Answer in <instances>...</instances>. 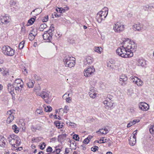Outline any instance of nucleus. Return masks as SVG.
<instances>
[{
  "label": "nucleus",
  "instance_id": "1",
  "mask_svg": "<svg viewBox=\"0 0 154 154\" xmlns=\"http://www.w3.org/2000/svg\"><path fill=\"white\" fill-rule=\"evenodd\" d=\"M116 52L117 55L124 58L130 57L133 55V53H131L128 51H127L123 48H118Z\"/></svg>",
  "mask_w": 154,
  "mask_h": 154
},
{
  "label": "nucleus",
  "instance_id": "2",
  "mask_svg": "<svg viewBox=\"0 0 154 154\" xmlns=\"http://www.w3.org/2000/svg\"><path fill=\"white\" fill-rule=\"evenodd\" d=\"M54 25H52L48 31L44 32L42 36L44 39L47 42H51L52 39V32L54 31Z\"/></svg>",
  "mask_w": 154,
  "mask_h": 154
},
{
  "label": "nucleus",
  "instance_id": "3",
  "mask_svg": "<svg viewBox=\"0 0 154 154\" xmlns=\"http://www.w3.org/2000/svg\"><path fill=\"white\" fill-rule=\"evenodd\" d=\"M73 57H71L68 56L64 57L63 62L66 66L71 68L75 66V61L73 59Z\"/></svg>",
  "mask_w": 154,
  "mask_h": 154
},
{
  "label": "nucleus",
  "instance_id": "4",
  "mask_svg": "<svg viewBox=\"0 0 154 154\" xmlns=\"http://www.w3.org/2000/svg\"><path fill=\"white\" fill-rule=\"evenodd\" d=\"M129 41V39L128 38L127 39V40H126V39H125L124 40H123L122 42L123 45L122 47L124 48L125 50L127 51H128L131 53H133L132 50V45L131 44L130 42H128Z\"/></svg>",
  "mask_w": 154,
  "mask_h": 154
},
{
  "label": "nucleus",
  "instance_id": "5",
  "mask_svg": "<svg viewBox=\"0 0 154 154\" xmlns=\"http://www.w3.org/2000/svg\"><path fill=\"white\" fill-rule=\"evenodd\" d=\"M2 51L5 55L12 56L14 54V50L8 46H5L3 48Z\"/></svg>",
  "mask_w": 154,
  "mask_h": 154
},
{
  "label": "nucleus",
  "instance_id": "6",
  "mask_svg": "<svg viewBox=\"0 0 154 154\" xmlns=\"http://www.w3.org/2000/svg\"><path fill=\"white\" fill-rule=\"evenodd\" d=\"M113 29L117 32H120L124 29V26L119 22L116 23L113 26Z\"/></svg>",
  "mask_w": 154,
  "mask_h": 154
},
{
  "label": "nucleus",
  "instance_id": "7",
  "mask_svg": "<svg viewBox=\"0 0 154 154\" xmlns=\"http://www.w3.org/2000/svg\"><path fill=\"white\" fill-rule=\"evenodd\" d=\"M95 69L92 66L85 69L84 72V75L87 77L90 76L95 71Z\"/></svg>",
  "mask_w": 154,
  "mask_h": 154
},
{
  "label": "nucleus",
  "instance_id": "8",
  "mask_svg": "<svg viewBox=\"0 0 154 154\" xmlns=\"http://www.w3.org/2000/svg\"><path fill=\"white\" fill-rule=\"evenodd\" d=\"M10 20L11 18L8 14H5L0 17V21L2 23L7 24L10 22Z\"/></svg>",
  "mask_w": 154,
  "mask_h": 154
},
{
  "label": "nucleus",
  "instance_id": "9",
  "mask_svg": "<svg viewBox=\"0 0 154 154\" xmlns=\"http://www.w3.org/2000/svg\"><path fill=\"white\" fill-rule=\"evenodd\" d=\"M128 80L127 77L125 75L120 76L119 83L122 85L124 86L127 84Z\"/></svg>",
  "mask_w": 154,
  "mask_h": 154
},
{
  "label": "nucleus",
  "instance_id": "10",
  "mask_svg": "<svg viewBox=\"0 0 154 154\" xmlns=\"http://www.w3.org/2000/svg\"><path fill=\"white\" fill-rule=\"evenodd\" d=\"M140 109L143 111L147 110L149 108V105L145 103L140 102L139 104Z\"/></svg>",
  "mask_w": 154,
  "mask_h": 154
},
{
  "label": "nucleus",
  "instance_id": "11",
  "mask_svg": "<svg viewBox=\"0 0 154 154\" xmlns=\"http://www.w3.org/2000/svg\"><path fill=\"white\" fill-rule=\"evenodd\" d=\"M109 98H108L103 101V103L105 106L106 109H108L112 107L113 104L111 102Z\"/></svg>",
  "mask_w": 154,
  "mask_h": 154
},
{
  "label": "nucleus",
  "instance_id": "12",
  "mask_svg": "<svg viewBox=\"0 0 154 154\" xmlns=\"http://www.w3.org/2000/svg\"><path fill=\"white\" fill-rule=\"evenodd\" d=\"M90 90V91L89 92V94L90 96L92 98H95L96 96L97 91L93 87L91 88Z\"/></svg>",
  "mask_w": 154,
  "mask_h": 154
},
{
  "label": "nucleus",
  "instance_id": "13",
  "mask_svg": "<svg viewBox=\"0 0 154 154\" xmlns=\"http://www.w3.org/2000/svg\"><path fill=\"white\" fill-rule=\"evenodd\" d=\"M132 28L134 30H137L140 31L143 29V27L141 26L140 23L135 24L132 27Z\"/></svg>",
  "mask_w": 154,
  "mask_h": 154
},
{
  "label": "nucleus",
  "instance_id": "14",
  "mask_svg": "<svg viewBox=\"0 0 154 154\" xmlns=\"http://www.w3.org/2000/svg\"><path fill=\"white\" fill-rule=\"evenodd\" d=\"M6 139L3 136H0V146L5 147L6 145Z\"/></svg>",
  "mask_w": 154,
  "mask_h": 154
},
{
  "label": "nucleus",
  "instance_id": "15",
  "mask_svg": "<svg viewBox=\"0 0 154 154\" xmlns=\"http://www.w3.org/2000/svg\"><path fill=\"white\" fill-rule=\"evenodd\" d=\"M93 61L92 58L90 56H88L84 60V64H91L92 63Z\"/></svg>",
  "mask_w": 154,
  "mask_h": 154
},
{
  "label": "nucleus",
  "instance_id": "16",
  "mask_svg": "<svg viewBox=\"0 0 154 154\" xmlns=\"http://www.w3.org/2000/svg\"><path fill=\"white\" fill-rule=\"evenodd\" d=\"M108 129L105 128L104 129L101 128L98 131L96 132V133L99 134L101 133L102 134H106L108 133Z\"/></svg>",
  "mask_w": 154,
  "mask_h": 154
},
{
  "label": "nucleus",
  "instance_id": "17",
  "mask_svg": "<svg viewBox=\"0 0 154 154\" xmlns=\"http://www.w3.org/2000/svg\"><path fill=\"white\" fill-rule=\"evenodd\" d=\"M138 62V66H141L143 67H145L146 64V61L143 59H139Z\"/></svg>",
  "mask_w": 154,
  "mask_h": 154
},
{
  "label": "nucleus",
  "instance_id": "18",
  "mask_svg": "<svg viewBox=\"0 0 154 154\" xmlns=\"http://www.w3.org/2000/svg\"><path fill=\"white\" fill-rule=\"evenodd\" d=\"M8 91L10 93L13 92L14 89V85L10 83H9L7 85Z\"/></svg>",
  "mask_w": 154,
  "mask_h": 154
},
{
  "label": "nucleus",
  "instance_id": "19",
  "mask_svg": "<svg viewBox=\"0 0 154 154\" xmlns=\"http://www.w3.org/2000/svg\"><path fill=\"white\" fill-rule=\"evenodd\" d=\"M101 12H98L97 14L96 19L99 23H101L102 20H103V18L102 17V15L101 14Z\"/></svg>",
  "mask_w": 154,
  "mask_h": 154
},
{
  "label": "nucleus",
  "instance_id": "20",
  "mask_svg": "<svg viewBox=\"0 0 154 154\" xmlns=\"http://www.w3.org/2000/svg\"><path fill=\"white\" fill-rule=\"evenodd\" d=\"M66 134H62L59 135L58 137V140L59 141H61L62 140H64L66 139Z\"/></svg>",
  "mask_w": 154,
  "mask_h": 154
},
{
  "label": "nucleus",
  "instance_id": "21",
  "mask_svg": "<svg viewBox=\"0 0 154 154\" xmlns=\"http://www.w3.org/2000/svg\"><path fill=\"white\" fill-rule=\"evenodd\" d=\"M104 138L102 137V139H101L97 140V142L99 143H103L108 142L110 140L109 139H104Z\"/></svg>",
  "mask_w": 154,
  "mask_h": 154
},
{
  "label": "nucleus",
  "instance_id": "22",
  "mask_svg": "<svg viewBox=\"0 0 154 154\" xmlns=\"http://www.w3.org/2000/svg\"><path fill=\"white\" fill-rule=\"evenodd\" d=\"M42 139V138L40 137H33L32 139V143H38L41 141Z\"/></svg>",
  "mask_w": 154,
  "mask_h": 154
},
{
  "label": "nucleus",
  "instance_id": "23",
  "mask_svg": "<svg viewBox=\"0 0 154 154\" xmlns=\"http://www.w3.org/2000/svg\"><path fill=\"white\" fill-rule=\"evenodd\" d=\"M39 95L41 96L43 98H45L48 97L49 94L45 91H42L41 94Z\"/></svg>",
  "mask_w": 154,
  "mask_h": 154
},
{
  "label": "nucleus",
  "instance_id": "24",
  "mask_svg": "<svg viewBox=\"0 0 154 154\" xmlns=\"http://www.w3.org/2000/svg\"><path fill=\"white\" fill-rule=\"evenodd\" d=\"M34 81H32L31 80H29V82L27 83L28 88H32L34 86V84L35 83Z\"/></svg>",
  "mask_w": 154,
  "mask_h": 154
},
{
  "label": "nucleus",
  "instance_id": "25",
  "mask_svg": "<svg viewBox=\"0 0 154 154\" xmlns=\"http://www.w3.org/2000/svg\"><path fill=\"white\" fill-rule=\"evenodd\" d=\"M14 118V116H9L7 119L6 121L7 123L8 124H10L13 121Z\"/></svg>",
  "mask_w": 154,
  "mask_h": 154
},
{
  "label": "nucleus",
  "instance_id": "26",
  "mask_svg": "<svg viewBox=\"0 0 154 154\" xmlns=\"http://www.w3.org/2000/svg\"><path fill=\"white\" fill-rule=\"evenodd\" d=\"M12 128L14 130V131L15 133H18L19 132V128L16 125L14 124L13 125Z\"/></svg>",
  "mask_w": 154,
  "mask_h": 154
},
{
  "label": "nucleus",
  "instance_id": "27",
  "mask_svg": "<svg viewBox=\"0 0 154 154\" xmlns=\"http://www.w3.org/2000/svg\"><path fill=\"white\" fill-rule=\"evenodd\" d=\"M21 83L23 84V82L22 80L20 79H16L13 83V84H19Z\"/></svg>",
  "mask_w": 154,
  "mask_h": 154
},
{
  "label": "nucleus",
  "instance_id": "28",
  "mask_svg": "<svg viewBox=\"0 0 154 154\" xmlns=\"http://www.w3.org/2000/svg\"><path fill=\"white\" fill-rule=\"evenodd\" d=\"M15 111L13 110H11L9 111H8L7 113V114L9 116H14V114H15Z\"/></svg>",
  "mask_w": 154,
  "mask_h": 154
},
{
  "label": "nucleus",
  "instance_id": "29",
  "mask_svg": "<svg viewBox=\"0 0 154 154\" xmlns=\"http://www.w3.org/2000/svg\"><path fill=\"white\" fill-rule=\"evenodd\" d=\"M35 112L39 114L42 115L43 112V108L42 107H39V109L36 110Z\"/></svg>",
  "mask_w": 154,
  "mask_h": 154
},
{
  "label": "nucleus",
  "instance_id": "30",
  "mask_svg": "<svg viewBox=\"0 0 154 154\" xmlns=\"http://www.w3.org/2000/svg\"><path fill=\"white\" fill-rule=\"evenodd\" d=\"M25 41L23 40L19 44V49H21L23 48L24 47V44H25Z\"/></svg>",
  "mask_w": 154,
  "mask_h": 154
},
{
  "label": "nucleus",
  "instance_id": "31",
  "mask_svg": "<svg viewBox=\"0 0 154 154\" xmlns=\"http://www.w3.org/2000/svg\"><path fill=\"white\" fill-rule=\"evenodd\" d=\"M35 38V35L33 34L32 33L29 34V35L28 38L30 40L32 41Z\"/></svg>",
  "mask_w": 154,
  "mask_h": 154
},
{
  "label": "nucleus",
  "instance_id": "32",
  "mask_svg": "<svg viewBox=\"0 0 154 154\" xmlns=\"http://www.w3.org/2000/svg\"><path fill=\"white\" fill-rule=\"evenodd\" d=\"M135 84L138 86H140L143 85V82L140 79H138L137 81L135 82Z\"/></svg>",
  "mask_w": 154,
  "mask_h": 154
},
{
  "label": "nucleus",
  "instance_id": "33",
  "mask_svg": "<svg viewBox=\"0 0 154 154\" xmlns=\"http://www.w3.org/2000/svg\"><path fill=\"white\" fill-rule=\"evenodd\" d=\"M95 51L99 54H100L102 51V49L100 47H96L95 48Z\"/></svg>",
  "mask_w": 154,
  "mask_h": 154
},
{
  "label": "nucleus",
  "instance_id": "34",
  "mask_svg": "<svg viewBox=\"0 0 154 154\" xmlns=\"http://www.w3.org/2000/svg\"><path fill=\"white\" fill-rule=\"evenodd\" d=\"M52 109V108L50 106H48L45 107V111L47 112H51Z\"/></svg>",
  "mask_w": 154,
  "mask_h": 154
},
{
  "label": "nucleus",
  "instance_id": "35",
  "mask_svg": "<svg viewBox=\"0 0 154 154\" xmlns=\"http://www.w3.org/2000/svg\"><path fill=\"white\" fill-rule=\"evenodd\" d=\"M99 12H101V13H102L101 14H102L103 16H104L103 17L104 18H106V17L107 16L108 14V11H105L104 12L102 11H100Z\"/></svg>",
  "mask_w": 154,
  "mask_h": 154
},
{
  "label": "nucleus",
  "instance_id": "36",
  "mask_svg": "<svg viewBox=\"0 0 154 154\" xmlns=\"http://www.w3.org/2000/svg\"><path fill=\"white\" fill-rule=\"evenodd\" d=\"M130 43H131V44L132 45V51H133L134 49H135L136 48L137 46L136 45L133 41H130Z\"/></svg>",
  "mask_w": 154,
  "mask_h": 154
},
{
  "label": "nucleus",
  "instance_id": "37",
  "mask_svg": "<svg viewBox=\"0 0 154 154\" xmlns=\"http://www.w3.org/2000/svg\"><path fill=\"white\" fill-rule=\"evenodd\" d=\"M131 81V82L135 83V82L137 81L138 78L137 77L132 76L131 77H130Z\"/></svg>",
  "mask_w": 154,
  "mask_h": 154
},
{
  "label": "nucleus",
  "instance_id": "38",
  "mask_svg": "<svg viewBox=\"0 0 154 154\" xmlns=\"http://www.w3.org/2000/svg\"><path fill=\"white\" fill-rule=\"evenodd\" d=\"M54 124H55L57 127V128L60 129V123L59 121H56L54 122Z\"/></svg>",
  "mask_w": 154,
  "mask_h": 154
},
{
  "label": "nucleus",
  "instance_id": "39",
  "mask_svg": "<svg viewBox=\"0 0 154 154\" xmlns=\"http://www.w3.org/2000/svg\"><path fill=\"white\" fill-rule=\"evenodd\" d=\"M14 88L17 93H19L21 92L22 90V88L18 87H14Z\"/></svg>",
  "mask_w": 154,
  "mask_h": 154
},
{
  "label": "nucleus",
  "instance_id": "40",
  "mask_svg": "<svg viewBox=\"0 0 154 154\" xmlns=\"http://www.w3.org/2000/svg\"><path fill=\"white\" fill-rule=\"evenodd\" d=\"M73 138L76 141H79V138L78 134H75L73 136Z\"/></svg>",
  "mask_w": 154,
  "mask_h": 154
},
{
  "label": "nucleus",
  "instance_id": "41",
  "mask_svg": "<svg viewBox=\"0 0 154 154\" xmlns=\"http://www.w3.org/2000/svg\"><path fill=\"white\" fill-rule=\"evenodd\" d=\"M132 140V138L130 137V139L129 140V143L130 145L133 146L136 143V141H133V142Z\"/></svg>",
  "mask_w": 154,
  "mask_h": 154
},
{
  "label": "nucleus",
  "instance_id": "42",
  "mask_svg": "<svg viewBox=\"0 0 154 154\" xmlns=\"http://www.w3.org/2000/svg\"><path fill=\"white\" fill-rule=\"evenodd\" d=\"M35 19L34 18H31L28 21V23L30 24V25L32 24L35 21Z\"/></svg>",
  "mask_w": 154,
  "mask_h": 154
},
{
  "label": "nucleus",
  "instance_id": "43",
  "mask_svg": "<svg viewBox=\"0 0 154 154\" xmlns=\"http://www.w3.org/2000/svg\"><path fill=\"white\" fill-rule=\"evenodd\" d=\"M98 147L97 146H95L91 148V150L93 152H96V151L98 150Z\"/></svg>",
  "mask_w": 154,
  "mask_h": 154
},
{
  "label": "nucleus",
  "instance_id": "44",
  "mask_svg": "<svg viewBox=\"0 0 154 154\" xmlns=\"http://www.w3.org/2000/svg\"><path fill=\"white\" fill-rule=\"evenodd\" d=\"M14 87H18L21 88H23V84H13Z\"/></svg>",
  "mask_w": 154,
  "mask_h": 154
},
{
  "label": "nucleus",
  "instance_id": "45",
  "mask_svg": "<svg viewBox=\"0 0 154 154\" xmlns=\"http://www.w3.org/2000/svg\"><path fill=\"white\" fill-rule=\"evenodd\" d=\"M149 131L150 133L153 134L154 133V125L151 126L149 128Z\"/></svg>",
  "mask_w": 154,
  "mask_h": 154
},
{
  "label": "nucleus",
  "instance_id": "46",
  "mask_svg": "<svg viewBox=\"0 0 154 154\" xmlns=\"http://www.w3.org/2000/svg\"><path fill=\"white\" fill-rule=\"evenodd\" d=\"M45 143L43 142L40 145V148L42 150H43L44 149L45 146Z\"/></svg>",
  "mask_w": 154,
  "mask_h": 154
},
{
  "label": "nucleus",
  "instance_id": "47",
  "mask_svg": "<svg viewBox=\"0 0 154 154\" xmlns=\"http://www.w3.org/2000/svg\"><path fill=\"white\" fill-rule=\"evenodd\" d=\"M68 42H69L70 43L73 44L75 43V40L73 38H69L68 39Z\"/></svg>",
  "mask_w": 154,
  "mask_h": 154
},
{
  "label": "nucleus",
  "instance_id": "48",
  "mask_svg": "<svg viewBox=\"0 0 154 154\" xmlns=\"http://www.w3.org/2000/svg\"><path fill=\"white\" fill-rule=\"evenodd\" d=\"M64 109L65 110V111H64V112H65L66 113H67L69 110L68 106L67 105H66L64 106Z\"/></svg>",
  "mask_w": 154,
  "mask_h": 154
},
{
  "label": "nucleus",
  "instance_id": "49",
  "mask_svg": "<svg viewBox=\"0 0 154 154\" xmlns=\"http://www.w3.org/2000/svg\"><path fill=\"white\" fill-rule=\"evenodd\" d=\"M152 7H149L148 5H146L143 7V9L145 10H148L150 8L151 9Z\"/></svg>",
  "mask_w": 154,
  "mask_h": 154
},
{
  "label": "nucleus",
  "instance_id": "50",
  "mask_svg": "<svg viewBox=\"0 0 154 154\" xmlns=\"http://www.w3.org/2000/svg\"><path fill=\"white\" fill-rule=\"evenodd\" d=\"M52 149L51 147L49 146L46 149V151L47 152H51L52 151Z\"/></svg>",
  "mask_w": 154,
  "mask_h": 154
},
{
  "label": "nucleus",
  "instance_id": "51",
  "mask_svg": "<svg viewBox=\"0 0 154 154\" xmlns=\"http://www.w3.org/2000/svg\"><path fill=\"white\" fill-rule=\"evenodd\" d=\"M11 137V138L13 140H15V139L16 138V137H17V135L14 134H11L10 135Z\"/></svg>",
  "mask_w": 154,
  "mask_h": 154
},
{
  "label": "nucleus",
  "instance_id": "52",
  "mask_svg": "<svg viewBox=\"0 0 154 154\" xmlns=\"http://www.w3.org/2000/svg\"><path fill=\"white\" fill-rule=\"evenodd\" d=\"M34 77L35 79L36 80H39L41 79L36 74L34 75Z\"/></svg>",
  "mask_w": 154,
  "mask_h": 154
},
{
  "label": "nucleus",
  "instance_id": "53",
  "mask_svg": "<svg viewBox=\"0 0 154 154\" xmlns=\"http://www.w3.org/2000/svg\"><path fill=\"white\" fill-rule=\"evenodd\" d=\"M40 26V28H42L43 29H45L47 27V25L45 23L42 24Z\"/></svg>",
  "mask_w": 154,
  "mask_h": 154
},
{
  "label": "nucleus",
  "instance_id": "54",
  "mask_svg": "<svg viewBox=\"0 0 154 154\" xmlns=\"http://www.w3.org/2000/svg\"><path fill=\"white\" fill-rule=\"evenodd\" d=\"M140 121V120L138 119H135L133 120L132 122H131V123L133 125L135 124L136 123H137Z\"/></svg>",
  "mask_w": 154,
  "mask_h": 154
},
{
  "label": "nucleus",
  "instance_id": "55",
  "mask_svg": "<svg viewBox=\"0 0 154 154\" xmlns=\"http://www.w3.org/2000/svg\"><path fill=\"white\" fill-rule=\"evenodd\" d=\"M31 129L32 131L33 132H35L36 130L35 127L34 125L32 126Z\"/></svg>",
  "mask_w": 154,
  "mask_h": 154
},
{
  "label": "nucleus",
  "instance_id": "56",
  "mask_svg": "<svg viewBox=\"0 0 154 154\" xmlns=\"http://www.w3.org/2000/svg\"><path fill=\"white\" fill-rule=\"evenodd\" d=\"M48 16L45 17L44 18L42 19V21L43 22H46L48 20Z\"/></svg>",
  "mask_w": 154,
  "mask_h": 154
},
{
  "label": "nucleus",
  "instance_id": "57",
  "mask_svg": "<svg viewBox=\"0 0 154 154\" xmlns=\"http://www.w3.org/2000/svg\"><path fill=\"white\" fill-rule=\"evenodd\" d=\"M23 72H24V74L25 75H26L27 74L28 72H27V70H26V69L25 67H24L23 68Z\"/></svg>",
  "mask_w": 154,
  "mask_h": 154
},
{
  "label": "nucleus",
  "instance_id": "58",
  "mask_svg": "<svg viewBox=\"0 0 154 154\" xmlns=\"http://www.w3.org/2000/svg\"><path fill=\"white\" fill-rule=\"evenodd\" d=\"M89 141V140L87 138L84 140L83 142L85 144H88Z\"/></svg>",
  "mask_w": 154,
  "mask_h": 154
},
{
  "label": "nucleus",
  "instance_id": "59",
  "mask_svg": "<svg viewBox=\"0 0 154 154\" xmlns=\"http://www.w3.org/2000/svg\"><path fill=\"white\" fill-rule=\"evenodd\" d=\"M66 124H67V125L71 126H74L73 125L75 124V123L73 122H70L69 121V122H67Z\"/></svg>",
  "mask_w": 154,
  "mask_h": 154
},
{
  "label": "nucleus",
  "instance_id": "60",
  "mask_svg": "<svg viewBox=\"0 0 154 154\" xmlns=\"http://www.w3.org/2000/svg\"><path fill=\"white\" fill-rule=\"evenodd\" d=\"M58 9H59V12L60 13H62V12H64L65 11V10L63 9V8H58Z\"/></svg>",
  "mask_w": 154,
  "mask_h": 154
},
{
  "label": "nucleus",
  "instance_id": "61",
  "mask_svg": "<svg viewBox=\"0 0 154 154\" xmlns=\"http://www.w3.org/2000/svg\"><path fill=\"white\" fill-rule=\"evenodd\" d=\"M20 143H21L20 140L16 141V146H17L20 145Z\"/></svg>",
  "mask_w": 154,
  "mask_h": 154
},
{
  "label": "nucleus",
  "instance_id": "62",
  "mask_svg": "<svg viewBox=\"0 0 154 154\" xmlns=\"http://www.w3.org/2000/svg\"><path fill=\"white\" fill-rule=\"evenodd\" d=\"M34 91H35L36 90H38L40 89V87L39 86V85H38L36 87H35L34 88Z\"/></svg>",
  "mask_w": 154,
  "mask_h": 154
},
{
  "label": "nucleus",
  "instance_id": "63",
  "mask_svg": "<svg viewBox=\"0 0 154 154\" xmlns=\"http://www.w3.org/2000/svg\"><path fill=\"white\" fill-rule=\"evenodd\" d=\"M23 147H18L16 149V150L17 152L22 150L23 149Z\"/></svg>",
  "mask_w": 154,
  "mask_h": 154
},
{
  "label": "nucleus",
  "instance_id": "64",
  "mask_svg": "<svg viewBox=\"0 0 154 154\" xmlns=\"http://www.w3.org/2000/svg\"><path fill=\"white\" fill-rule=\"evenodd\" d=\"M66 101L69 103H70L71 101V99L70 98V97L67 98L66 99Z\"/></svg>",
  "mask_w": 154,
  "mask_h": 154
}]
</instances>
